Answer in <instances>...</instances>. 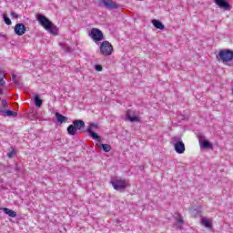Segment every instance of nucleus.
Here are the masks:
<instances>
[{"mask_svg": "<svg viewBox=\"0 0 233 233\" xmlns=\"http://www.w3.org/2000/svg\"><path fill=\"white\" fill-rule=\"evenodd\" d=\"M127 119H128V121H131V123H138L139 121V117H137V116H136L133 111H127Z\"/></svg>", "mask_w": 233, "mask_h": 233, "instance_id": "nucleus-10", "label": "nucleus"}, {"mask_svg": "<svg viewBox=\"0 0 233 233\" xmlns=\"http://www.w3.org/2000/svg\"><path fill=\"white\" fill-rule=\"evenodd\" d=\"M35 104L37 108L41 107V105H43V100L39 98V96H35Z\"/></svg>", "mask_w": 233, "mask_h": 233, "instance_id": "nucleus-22", "label": "nucleus"}, {"mask_svg": "<svg viewBox=\"0 0 233 233\" xmlns=\"http://www.w3.org/2000/svg\"><path fill=\"white\" fill-rule=\"evenodd\" d=\"M12 81L15 83V85H19V80L17 79L15 74L12 75Z\"/></svg>", "mask_w": 233, "mask_h": 233, "instance_id": "nucleus-27", "label": "nucleus"}, {"mask_svg": "<svg viewBox=\"0 0 233 233\" xmlns=\"http://www.w3.org/2000/svg\"><path fill=\"white\" fill-rule=\"evenodd\" d=\"M95 70H96V72H101L103 70V66L101 65H96L95 66Z\"/></svg>", "mask_w": 233, "mask_h": 233, "instance_id": "nucleus-29", "label": "nucleus"}, {"mask_svg": "<svg viewBox=\"0 0 233 233\" xmlns=\"http://www.w3.org/2000/svg\"><path fill=\"white\" fill-rule=\"evenodd\" d=\"M2 106L4 107L8 106V102H6V100H2Z\"/></svg>", "mask_w": 233, "mask_h": 233, "instance_id": "nucleus-31", "label": "nucleus"}, {"mask_svg": "<svg viewBox=\"0 0 233 233\" xmlns=\"http://www.w3.org/2000/svg\"><path fill=\"white\" fill-rule=\"evenodd\" d=\"M96 147H98V148H102L104 152H110V150H112V147L108 144H96Z\"/></svg>", "mask_w": 233, "mask_h": 233, "instance_id": "nucleus-18", "label": "nucleus"}, {"mask_svg": "<svg viewBox=\"0 0 233 233\" xmlns=\"http://www.w3.org/2000/svg\"><path fill=\"white\" fill-rule=\"evenodd\" d=\"M4 21H5V25H7L8 26H10V25H12V20H10L8 15H6L5 14H4Z\"/></svg>", "mask_w": 233, "mask_h": 233, "instance_id": "nucleus-25", "label": "nucleus"}, {"mask_svg": "<svg viewBox=\"0 0 233 233\" xmlns=\"http://www.w3.org/2000/svg\"><path fill=\"white\" fill-rule=\"evenodd\" d=\"M179 139V137H173V141H175L174 148L177 154H185V143Z\"/></svg>", "mask_w": 233, "mask_h": 233, "instance_id": "nucleus-6", "label": "nucleus"}, {"mask_svg": "<svg viewBox=\"0 0 233 233\" xmlns=\"http://www.w3.org/2000/svg\"><path fill=\"white\" fill-rule=\"evenodd\" d=\"M0 94H3V89H0Z\"/></svg>", "mask_w": 233, "mask_h": 233, "instance_id": "nucleus-33", "label": "nucleus"}, {"mask_svg": "<svg viewBox=\"0 0 233 233\" xmlns=\"http://www.w3.org/2000/svg\"><path fill=\"white\" fill-rule=\"evenodd\" d=\"M5 77L4 73L0 71V86H5Z\"/></svg>", "mask_w": 233, "mask_h": 233, "instance_id": "nucleus-24", "label": "nucleus"}, {"mask_svg": "<svg viewBox=\"0 0 233 233\" xmlns=\"http://www.w3.org/2000/svg\"><path fill=\"white\" fill-rule=\"evenodd\" d=\"M1 114L7 116H13L15 117L17 116V112L12 111V110H0Z\"/></svg>", "mask_w": 233, "mask_h": 233, "instance_id": "nucleus-19", "label": "nucleus"}, {"mask_svg": "<svg viewBox=\"0 0 233 233\" xmlns=\"http://www.w3.org/2000/svg\"><path fill=\"white\" fill-rule=\"evenodd\" d=\"M15 34L16 35H25L26 34V26L24 25V24H16L15 25Z\"/></svg>", "mask_w": 233, "mask_h": 233, "instance_id": "nucleus-8", "label": "nucleus"}, {"mask_svg": "<svg viewBox=\"0 0 233 233\" xmlns=\"http://www.w3.org/2000/svg\"><path fill=\"white\" fill-rule=\"evenodd\" d=\"M218 57L223 61V63H228V61H232L233 59V51L229 49L221 50L218 53Z\"/></svg>", "mask_w": 233, "mask_h": 233, "instance_id": "nucleus-5", "label": "nucleus"}, {"mask_svg": "<svg viewBox=\"0 0 233 233\" xmlns=\"http://www.w3.org/2000/svg\"><path fill=\"white\" fill-rule=\"evenodd\" d=\"M114 51V47L112 46V44L108 41H104L100 45V54L102 56H112V52Z\"/></svg>", "mask_w": 233, "mask_h": 233, "instance_id": "nucleus-4", "label": "nucleus"}, {"mask_svg": "<svg viewBox=\"0 0 233 233\" xmlns=\"http://www.w3.org/2000/svg\"><path fill=\"white\" fill-rule=\"evenodd\" d=\"M36 20L38 21L39 25L45 28V30L49 32V34H52L53 35H57V34H59V28H57V25H54V23H52V21H50L44 15L37 14Z\"/></svg>", "mask_w": 233, "mask_h": 233, "instance_id": "nucleus-1", "label": "nucleus"}, {"mask_svg": "<svg viewBox=\"0 0 233 233\" xmlns=\"http://www.w3.org/2000/svg\"><path fill=\"white\" fill-rule=\"evenodd\" d=\"M89 37L96 43V45H99L101 41H105V35H103V31L98 28H92L88 33Z\"/></svg>", "mask_w": 233, "mask_h": 233, "instance_id": "nucleus-2", "label": "nucleus"}, {"mask_svg": "<svg viewBox=\"0 0 233 233\" xmlns=\"http://www.w3.org/2000/svg\"><path fill=\"white\" fill-rule=\"evenodd\" d=\"M177 219V223H178V225H183L184 220H183V217H181V214H177L176 217Z\"/></svg>", "mask_w": 233, "mask_h": 233, "instance_id": "nucleus-23", "label": "nucleus"}, {"mask_svg": "<svg viewBox=\"0 0 233 233\" xmlns=\"http://www.w3.org/2000/svg\"><path fill=\"white\" fill-rule=\"evenodd\" d=\"M216 5L223 10H230V4L226 0H215Z\"/></svg>", "mask_w": 233, "mask_h": 233, "instance_id": "nucleus-9", "label": "nucleus"}, {"mask_svg": "<svg viewBox=\"0 0 233 233\" xmlns=\"http://www.w3.org/2000/svg\"><path fill=\"white\" fill-rule=\"evenodd\" d=\"M201 225L206 227V228H212V221L205 217L201 218Z\"/></svg>", "mask_w": 233, "mask_h": 233, "instance_id": "nucleus-15", "label": "nucleus"}, {"mask_svg": "<svg viewBox=\"0 0 233 233\" xmlns=\"http://www.w3.org/2000/svg\"><path fill=\"white\" fill-rule=\"evenodd\" d=\"M88 135L90 136V137H92V139H95V141H97V143H101V137L97 133L91 132V133H88Z\"/></svg>", "mask_w": 233, "mask_h": 233, "instance_id": "nucleus-21", "label": "nucleus"}, {"mask_svg": "<svg viewBox=\"0 0 233 233\" xmlns=\"http://www.w3.org/2000/svg\"><path fill=\"white\" fill-rule=\"evenodd\" d=\"M67 134L69 136H76L77 135V129L76 128V127L73 125H69L67 127Z\"/></svg>", "mask_w": 233, "mask_h": 233, "instance_id": "nucleus-16", "label": "nucleus"}, {"mask_svg": "<svg viewBox=\"0 0 233 233\" xmlns=\"http://www.w3.org/2000/svg\"><path fill=\"white\" fill-rule=\"evenodd\" d=\"M60 46H62V48L66 51V52H72V48H70L68 46H63L60 44Z\"/></svg>", "mask_w": 233, "mask_h": 233, "instance_id": "nucleus-28", "label": "nucleus"}, {"mask_svg": "<svg viewBox=\"0 0 233 233\" xmlns=\"http://www.w3.org/2000/svg\"><path fill=\"white\" fill-rule=\"evenodd\" d=\"M151 23L155 28H157L158 30H165V25H163L161 21L154 19Z\"/></svg>", "mask_w": 233, "mask_h": 233, "instance_id": "nucleus-14", "label": "nucleus"}, {"mask_svg": "<svg viewBox=\"0 0 233 233\" xmlns=\"http://www.w3.org/2000/svg\"><path fill=\"white\" fill-rule=\"evenodd\" d=\"M100 5H104L107 10H117L119 8V5L112 0H100Z\"/></svg>", "mask_w": 233, "mask_h": 233, "instance_id": "nucleus-7", "label": "nucleus"}, {"mask_svg": "<svg viewBox=\"0 0 233 233\" xmlns=\"http://www.w3.org/2000/svg\"><path fill=\"white\" fill-rule=\"evenodd\" d=\"M15 172H19V166L17 164L15 165Z\"/></svg>", "mask_w": 233, "mask_h": 233, "instance_id": "nucleus-32", "label": "nucleus"}, {"mask_svg": "<svg viewBox=\"0 0 233 233\" xmlns=\"http://www.w3.org/2000/svg\"><path fill=\"white\" fill-rule=\"evenodd\" d=\"M3 212L5 213L9 218H17V212L8 208H3Z\"/></svg>", "mask_w": 233, "mask_h": 233, "instance_id": "nucleus-13", "label": "nucleus"}, {"mask_svg": "<svg viewBox=\"0 0 233 233\" xmlns=\"http://www.w3.org/2000/svg\"><path fill=\"white\" fill-rule=\"evenodd\" d=\"M11 17H14L15 19H19V15L15 12H11Z\"/></svg>", "mask_w": 233, "mask_h": 233, "instance_id": "nucleus-30", "label": "nucleus"}, {"mask_svg": "<svg viewBox=\"0 0 233 233\" xmlns=\"http://www.w3.org/2000/svg\"><path fill=\"white\" fill-rule=\"evenodd\" d=\"M73 125L76 130H83V128H85V121L81 119L74 120Z\"/></svg>", "mask_w": 233, "mask_h": 233, "instance_id": "nucleus-12", "label": "nucleus"}, {"mask_svg": "<svg viewBox=\"0 0 233 233\" xmlns=\"http://www.w3.org/2000/svg\"><path fill=\"white\" fill-rule=\"evenodd\" d=\"M55 116L56 117L57 123H60V125H63V123H67L68 122V117L61 115L59 112H56L55 114Z\"/></svg>", "mask_w": 233, "mask_h": 233, "instance_id": "nucleus-11", "label": "nucleus"}, {"mask_svg": "<svg viewBox=\"0 0 233 233\" xmlns=\"http://www.w3.org/2000/svg\"><path fill=\"white\" fill-rule=\"evenodd\" d=\"M15 156V149H14V147H11V150L7 153V157L12 158Z\"/></svg>", "mask_w": 233, "mask_h": 233, "instance_id": "nucleus-26", "label": "nucleus"}, {"mask_svg": "<svg viewBox=\"0 0 233 233\" xmlns=\"http://www.w3.org/2000/svg\"><path fill=\"white\" fill-rule=\"evenodd\" d=\"M199 145L201 148H212V143H210L208 140H199Z\"/></svg>", "mask_w": 233, "mask_h": 233, "instance_id": "nucleus-17", "label": "nucleus"}, {"mask_svg": "<svg viewBox=\"0 0 233 233\" xmlns=\"http://www.w3.org/2000/svg\"><path fill=\"white\" fill-rule=\"evenodd\" d=\"M111 185L115 190H117L118 192H124V190L128 187V181L122 179V178H116L115 180H111Z\"/></svg>", "mask_w": 233, "mask_h": 233, "instance_id": "nucleus-3", "label": "nucleus"}, {"mask_svg": "<svg viewBox=\"0 0 233 233\" xmlns=\"http://www.w3.org/2000/svg\"><path fill=\"white\" fill-rule=\"evenodd\" d=\"M99 128V125L96 123H90L89 127H87V132L91 133L94 132V130H97Z\"/></svg>", "mask_w": 233, "mask_h": 233, "instance_id": "nucleus-20", "label": "nucleus"}]
</instances>
